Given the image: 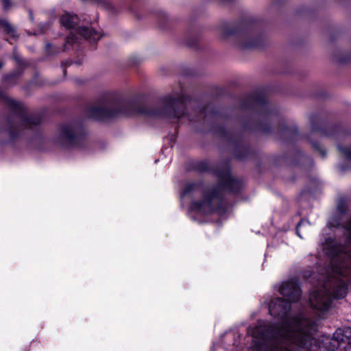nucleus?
Here are the masks:
<instances>
[{"mask_svg": "<svg viewBox=\"0 0 351 351\" xmlns=\"http://www.w3.org/2000/svg\"><path fill=\"white\" fill-rule=\"evenodd\" d=\"M77 34L84 39H90L93 41H97L100 38V36L95 30L86 27H81L77 29Z\"/></svg>", "mask_w": 351, "mask_h": 351, "instance_id": "obj_8", "label": "nucleus"}, {"mask_svg": "<svg viewBox=\"0 0 351 351\" xmlns=\"http://www.w3.org/2000/svg\"><path fill=\"white\" fill-rule=\"evenodd\" d=\"M185 97L178 98L167 96L162 99V110L160 111L145 110L139 108V104L135 101L119 104L110 101L105 104L104 107L94 108L88 110V116L96 120H104L119 115L133 116L138 114L158 116L168 118H180L184 114Z\"/></svg>", "mask_w": 351, "mask_h": 351, "instance_id": "obj_3", "label": "nucleus"}, {"mask_svg": "<svg viewBox=\"0 0 351 351\" xmlns=\"http://www.w3.org/2000/svg\"><path fill=\"white\" fill-rule=\"evenodd\" d=\"M320 135L321 136H323V135L328 136V134H325L324 132H320Z\"/></svg>", "mask_w": 351, "mask_h": 351, "instance_id": "obj_18", "label": "nucleus"}, {"mask_svg": "<svg viewBox=\"0 0 351 351\" xmlns=\"http://www.w3.org/2000/svg\"><path fill=\"white\" fill-rule=\"evenodd\" d=\"M60 138L70 145H74L79 138L76 129L73 124L63 125L60 130Z\"/></svg>", "mask_w": 351, "mask_h": 351, "instance_id": "obj_6", "label": "nucleus"}, {"mask_svg": "<svg viewBox=\"0 0 351 351\" xmlns=\"http://www.w3.org/2000/svg\"><path fill=\"white\" fill-rule=\"evenodd\" d=\"M3 6L4 10H7L11 6V2L10 0H2Z\"/></svg>", "mask_w": 351, "mask_h": 351, "instance_id": "obj_14", "label": "nucleus"}, {"mask_svg": "<svg viewBox=\"0 0 351 351\" xmlns=\"http://www.w3.org/2000/svg\"><path fill=\"white\" fill-rule=\"evenodd\" d=\"M338 149L342 154H343V155L347 159L351 160V147L343 149L341 146L339 145Z\"/></svg>", "mask_w": 351, "mask_h": 351, "instance_id": "obj_11", "label": "nucleus"}, {"mask_svg": "<svg viewBox=\"0 0 351 351\" xmlns=\"http://www.w3.org/2000/svg\"><path fill=\"white\" fill-rule=\"evenodd\" d=\"M50 45H51L50 44H47V47H50Z\"/></svg>", "mask_w": 351, "mask_h": 351, "instance_id": "obj_22", "label": "nucleus"}, {"mask_svg": "<svg viewBox=\"0 0 351 351\" xmlns=\"http://www.w3.org/2000/svg\"><path fill=\"white\" fill-rule=\"evenodd\" d=\"M12 77V75H11L10 76H7V78H10V77Z\"/></svg>", "mask_w": 351, "mask_h": 351, "instance_id": "obj_21", "label": "nucleus"}, {"mask_svg": "<svg viewBox=\"0 0 351 351\" xmlns=\"http://www.w3.org/2000/svg\"><path fill=\"white\" fill-rule=\"evenodd\" d=\"M0 23L2 24V25L8 31V32H12V27L10 26V25L7 23L6 21H0Z\"/></svg>", "mask_w": 351, "mask_h": 351, "instance_id": "obj_13", "label": "nucleus"}, {"mask_svg": "<svg viewBox=\"0 0 351 351\" xmlns=\"http://www.w3.org/2000/svg\"><path fill=\"white\" fill-rule=\"evenodd\" d=\"M40 122V118L33 119V120H32V123H34V124H38Z\"/></svg>", "mask_w": 351, "mask_h": 351, "instance_id": "obj_15", "label": "nucleus"}, {"mask_svg": "<svg viewBox=\"0 0 351 351\" xmlns=\"http://www.w3.org/2000/svg\"><path fill=\"white\" fill-rule=\"evenodd\" d=\"M332 341L337 351H351V327L337 329Z\"/></svg>", "mask_w": 351, "mask_h": 351, "instance_id": "obj_5", "label": "nucleus"}, {"mask_svg": "<svg viewBox=\"0 0 351 351\" xmlns=\"http://www.w3.org/2000/svg\"><path fill=\"white\" fill-rule=\"evenodd\" d=\"M8 105L10 108H11L16 112H24V106L22 104L19 103L18 101L8 99L7 100Z\"/></svg>", "mask_w": 351, "mask_h": 351, "instance_id": "obj_10", "label": "nucleus"}, {"mask_svg": "<svg viewBox=\"0 0 351 351\" xmlns=\"http://www.w3.org/2000/svg\"><path fill=\"white\" fill-rule=\"evenodd\" d=\"M313 131H315V132H316V131H317V128H315V127H313Z\"/></svg>", "mask_w": 351, "mask_h": 351, "instance_id": "obj_20", "label": "nucleus"}, {"mask_svg": "<svg viewBox=\"0 0 351 351\" xmlns=\"http://www.w3.org/2000/svg\"><path fill=\"white\" fill-rule=\"evenodd\" d=\"M219 184L213 189L208 194L204 193V199L201 202H194L191 204L189 215L193 213L201 215L211 214L214 211L218 210V205L222 200V191H228L232 193L239 191L241 184L234 179L229 169H226L223 172L219 174Z\"/></svg>", "mask_w": 351, "mask_h": 351, "instance_id": "obj_4", "label": "nucleus"}, {"mask_svg": "<svg viewBox=\"0 0 351 351\" xmlns=\"http://www.w3.org/2000/svg\"><path fill=\"white\" fill-rule=\"evenodd\" d=\"M348 202L339 199L337 207L328 221L330 228H341L345 230L348 245L341 246L335 240L327 238L318 250L319 257L325 256L330 261L329 276L320 289L311 293H348V279L351 275V218L347 220Z\"/></svg>", "mask_w": 351, "mask_h": 351, "instance_id": "obj_2", "label": "nucleus"}, {"mask_svg": "<svg viewBox=\"0 0 351 351\" xmlns=\"http://www.w3.org/2000/svg\"><path fill=\"white\" fill-rule=\"evenodd\" d=\"M314 147H315V148H316V149H319V147L318 145H317V144H314Z\"/></svg>", "mask_w": 351, "mask_h": 351, "instance_id": "obj_19", "label": "nucleus"}, {"mask_svg": "<svg viewBox=\"0 0 351 351\" xmlns=\"http://www.w3.org/2000/svg\"><path fill=\"white\" fill-rule=\"evenodd\" d=\"M77 40L78 38L75 36L74 33L71 32L67 37L66 43L73 45L74 43L77 42Z\"/></svg>", "mask_w": 351, "mask_h": 351, "instance_id": "obj_12", "label": "nucleus"}, {"mask_svg": "<svg viewBox=\"0 0 351 351\" xmlns=\"http://www.w3.org/2000/svg\"><path fill=\"white\" fill-rule=\"evenodd\" d=\"M302 223H303V221H301L300 223H298V225L297 226V232H298V236L300 237H301V236L300 235L299 232H298V227L300 226H301Z\"/></svg>", "mask_w": 351, "mask_h": 351, "instance_id": "obj_17", "label": "nucleus"}, {"mask_svg": "<svg viewBox=\"0 0 351 351\" xmlns=\"http://www.w3.org/2000/svg\"><path fill=\"white\" fill-rule=\"evenodd\" d=\"M320 149V153L322 154V157H324L326 154V152L325 150L322 149Z\"/></svg>", "mask_w": 351, "mask_h": 351, "instance_id": "obj_16", "label": "nucleus"}, {"mask_svg": "<svg viewBox=\"0 0 351 351\" xmlns=\"http://www.w3.org/2000/svg\"><path fill=\"white\" fill-rule=\"evenodd\" d=\"M79 19L77 15L70 13L64 14L60 18V23L66 29H72L77 25Z\"/></svg>", "mask_w": 351, "mask_h": 351, "instance_id": "obj_7", "label": "nucleus"}, {"mask_svg": "<svg viewBox=\"0 0 351 351\" xmlns=\"http://www.w3.org/2000/svg\"><path fill=\"white\" fill-rule=\"evenodd\" d=\"M278 291L284 297L268 303L270 315L279 319V324H268L260 320L247 328V335L253 337L254 346L261 348L269 341H275L271 351H309L315 342L314 335L317 327L315 322L300 315L291 317V304L301 298V289L297 280L282 282Z\"/></svg>", "mask_w": 351, "mask_h": 351, "instance_id": "obj_1", "label": "nucleus"}, {"mask_svg": "<svg viewBox=\"0 0 351 351\" xmlns=\"http://www.w3.org/2000/svg\"><path fill=\"white\" fill-rule=\"evenodd\" d=\"M201 184L197 183H189L186 185L184 189L181 193V197L184 198L191 192L199 190L201 188Z\"/></svg>", "mask_w": 351, "mask_h": 351, "instance_id": "obj_9", "label": "nucleus"}, {"mask_svg": "<svg viewBox=\"0 0 351 351\" xmlns=\"http://www.w3.org/2000/svg\"><path fill=\"white\" fill-rule=\"evenodd\" d=\"M2 67V63L0 62V68Z\"/></svg>", "mask_w": 351, "mask_h": 351, "instance_id": "obj_23", "label": "nucleus"}]
</instances>
